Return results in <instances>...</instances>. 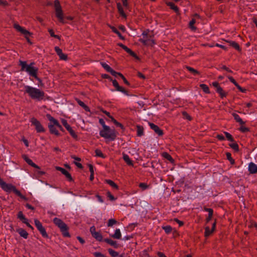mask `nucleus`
I'll return each instance as SVG.
<instances>
[{
  "mask_svg": "<svg viewBox=\"0 0 257 257\" xmlns=\"http://www.w3.org/2000/svg\"><path fill=\"white\" fill-rule=\"evenodd\" d=\"M25 93H28L29 96L33 99L38 101L44 99L45 93L44 91L39 89L30 86H25Z\"/></svg>",
  "mask_w": 257,
  "mask_h": 257,
  "instance_id": "nucleus-1",
  "label": "nucleus"
},
{
  "mask_svg": "<svg viewBox=\"0 0 257 257\" xmlns=\"http://www.w3.org/2000/svg\"><path fill=\"white\" fill-rule=\"evenodd\" d=\"M20 63L22 71L25 70L30 76L34 77L36 80H39L37 76L38 69L32 66L34 63H31L30 65H27L26 61H20Z\"/></svg>",
  "mask_w": 257,
  "mask_h": 257,
  "instance_id": "nucleus-2",
  "label": "nucleus"
},
{
  "mask_svg": "<svg viewBox=\"0 0 257 257\" xmlns=\"http://www.w3.org/2000/svg\"><path fill=\"white\" fill-rule=\"evenodd\" d=\"M53 221V223L59 228L63 236L70 237V234L68 232L69 227L64 221L57 217L54 218Z\"/></svg>",
  "mask_w": 257,
  "mask_h": 257,
  "instance_id": "nucleus-3",
  "label": "nucleus"
},
{
  "mask_svg": "<svg viewBox=\"0 0 257 257\" xmlns=\"http://www.w3.org/2000/svg\"><path fill=\"white\" fill-rule=\"evenodd\" d=\"M54 7L56 13V17L58 18L60 23L63 24L65 23L64 21L63 11L62 10L60 2L58 0H55L54 1Z\"/></svg>",
  "mask_w": 257,
  "mask_h": 257,
  "instance_id": "nucleus-4",
  "label": "nucleus"
},
{
  "mask_svg": "<svg viewBox=\"0 0 257 257\" xmlns=\"http://www.w3.org/2000/svg\"><path fill=\"white\" fill-rule=\"evenodd\" d=\"M100 136L105 139H110L111 141H114L116 138L115 130H111L110 127L108 131H106L105 129L100 131Z\"/></svg>",
  "mask_w": 257,
  "mask_h": 257,
  "instance_id": "nucleus-5",
  "label": "nucleus"
},
{
  "mask_svg": "<svg viewBox=\"0 0 257 257\" xmlns=\"http://www.w3.org/2000/svg\"><path fill=\"white\" fill-rule=\"evenodd\" d=\"M2 189L7 192H11L13 191L16 194L18 193V190L17 189L16 187L11 184H7L5 182H2L0 185Z\"/></svg>",
  "mask_w": 257,
  "mask_h": 257,
  "instance_id": "nucleus-6",
  "label": "nucleus"
},
{
  "mask_svg": "<svg viewBox=\"0 0 257 257\" xmlns=\"http://www.w3.org/2000/svg\"><path fill=\"white\" fill-rule=\"evenodd\" d=\"M34 222L35 226L40 233L42 234V236L45 238H48L49 236L46 232L45 228L43 227L41 222L37 219H35L34 220Z\"/></svg>",
  "mask_w": 257,
  "mask_h": 257,
  "instance_id": "nucleus-7",
  "label": "nucleus"
},
{
  "mask_svg": "<svg viewBox=\"0 0 257 257\" xmlns=\"http://www.w3.org/2000/svg\"><path fill=\"white\" fill-rule=\"evenodd\" d=\"M31 122L35 126L37 133H44L45 132V129L43 127L41 122L36 118L32 117L31 119Z\"/></svg>",
  "mask_w": 257,
  "mask_h": 257,
  "instance_id": "nucleus-8",
  "label": "nucleus"
},
{
  "mask_svg": "<svg viewBox=\"0 0 257 257\" xmlns=\"http://www.w3.org/2000/svg\"><path fill=\"white\" fill-rule=\"evenodd\" d=\"M90 232L96 240L101 241L103 237L101 234L99 232L96 231L95 227L92 226L90 228Z\"/></svg>",
  "mask_w": 257,
  "mask_h": 257,
  "instance_id": "nucleus-9",
  "label": "nucleus"
},
{
  "mask_svg": "<svg viewBox=\"0 0 257 257\" xmlns=\"http://www.w3.org/2000/svg\"><path fill=\"white\" fill-rule=\"evenodd\" d=\"M62 124L65 126L66 130L69 132L71 136L74 139L77 138V136L75 132L72 130V127L70 125L67 123V121L65 119H62Z\"/></svg>",
  "mask_w": 257,
  "mask_h": 257,
  "instance_id": "nucleus-10",
  "label": "nucleus"
},
{
  "mask_svg": "<svg viewBox=\"0 0 257 257\" xmlns=\"http://www.w3.org/2000/svg\"><path fill=\"white\" fill-rule=\"evenodd\" d=\"M55 169L56 170L60 171L63 175H64L69 181L72 182L73 181L71 174L65 169L58 166H56Z\"/></svg>",
  "mask_w": 257,
  "mask_h": 257,
  "instance_id": "nucleus-11",
  "label": "nucleus"
},
{
  "mask_svg": "<svg viewBox=\"0 0 257 257\" xmlns=\"http://www.w3.org/2000/svg\"><path fill=\"white\" fill-rule=\"evenodd\" d=\"M149 125L150 127L159 136H162L164 134L163 131L160 128V127L152 122H149Z\"/></svg>",
  "mask_w": 257,
  "mask_h": 257,
  "instance_id": "nucleus-12",
  "label": "nucleus"
},
{
  "mask_svg": "<svg viewBox=\"0 0 257 257\" xmlns=\"http://www.w3.org/2000/svg\"><path fill=\"white\" fill-rule=\"evenodd\" d=\"M118 45L120 46L121 48H122L124 50H125L131 56H132V57H134L137 59H139V57L137 55V54L134 52H133L131 49L127 47L126 46L121 43L118 44Z\"/></svg>",
  "mask_w": 257,
  "mask_h": 257,
  "instance_id": "nucleus-13",
  "label": "nucleus"
},
{
  "mask_svg": "<svg viewBox=\"0 0 257 257\" xmlns=\"http://www.w3.org/2000/svg\"><path fill=\"white\" fill-rule=\"evenodd\" d=\"M48 126L49 129L50 133L51 134L55 135L57 136H60V133L57 130V127L55 125V124H54V123L51 122L48 124Z\"/></svg>",
  "mask_w": 257,
  "mask_h": 257,
  "instance_id": "nucleus-14",
  "label": "nucleus"
},
{
  "mask_svg": "<svg viewBox=\"0 0 257 257\" xmlns=\"http://www.w3.org/2000/svg\"><path fill=\"white\" fill-rule=\"evenodd\" d=\"M112 82L113 85L115 87L116 90L118 91H120L125 94L128 95V91L124 89L121 86H120L116 80H111Z\"/></svg>",
  "mask_w": 257,
  "mask_h": 257,
  "instance_id": "nucleus-15",
  "label": "nucleus"
},
{
  "mask_svg": "<svg viewBox=\"0 0 257 257\" xmlns=\"http://www.w3.org/2000/svg\"><path fill=\"white\" fill-rule=\"evenodd\" d=\"M101 65L107 72L110 73L112 75L117 77V72L113 70L108 64L102 62L101 63Z\"/></svg>",
  "mask_w": 257,
  "mask_h": 257,
  "instance_id": "nucleus-16",
  "label": "nucleus"
},
{
  "mask_svg": "<svg viewBox=\"0 0 257 257\" xmlns=\"http://www.w3.org/2000/svg\"><path fill=\"white\" fill-rule=\"evenodd\" d=\"M46 116H47V118H48V119L50 121V122L54 123V124H55V125L57 127V128H58L60 130H61L62 131H64L62 126L60 125V124L59 123V122H58V121L57 120L55 119L53 117H52L50 114H47Z\"/></svg>",
  "mask_w": 257,
  "mask_h": 257,
  "instance_id": "nucleus-17",
  "label": "nucleus"
},
{
  "mask_svg": "<svg viewBox=\"0 0 257 257\" xmlns=\"http://www.w3.org/2000/svg\"><path fill=\"white\" fill-rule=\"evenodd\" d=\"M248 171L251 174H255L257 173V166L252 162L249 164Z\"/></svg>",
  "mask_w": 257,
  "mask_h": 257,
  "instance_id": "nucleus-18",
  "label": "nucleus"
},
{
  "mask_svg": "<svg viewBox=\"0 0 257 257\" xmlns=\"http://www.w3.org/2000/svg\"><path fill=\"white\" fill-rule=\"evenodd\" d=\"M17 232L19 233L21 236L27 239L28 237V233L24 229L20 228L17 229Z\"/></svg>",
  "mask_w": 257,
  "mask_h": 257,
  "instance_id": "nucleus-19",
  "label": "nucleus"
},
{
  "mask_svg": "<svg viewBox=\"0 0 257 257\" xmlns=\"http://www.w3.org/2000/svg\"><path fill=\"white\" fill-rule=\"evenodd\" d=\"M139 41L143 43L144 45H154L155 44V41L154 40H150V39H140L139 40Z\"/></svg>",
  "mask_w": 257,
  "mask_h": 257,
  "instance_id": "nucleus-20",
  "label": "nucleus"
},
{
  "mask_svg": "<svg viewBox=\"0 0 257 257\" xmlns=\"http://www.w3.org/2000/svg\"><path fill=\"white\" fill-rule=\"evenodd\" d=\"M75 100L77 101L78 104L81 106L82 107H83L84 110L86 111H90V109L88 106H87L83 102L81 101L80 99H79L77 98H75Z\"/></svg>",
  "mask_w": 257,
  "mask_h": 257,
  "instance_id": "nucleus-21",
  "label": "nucleus"
},
{
  "mask_svg": "<svg viewBox=\"0 0 257 257\" xmlns=\"http://www.w3.org/2000/svg\"><path fill=\"white\" fill-rule=\"evenodd\" d=\"M216 91L219 94L220 97L222 98L225 97L227 95V93L224 92L220 86L217 88V89H216Z\"/></svg>",
  "mask_w": 257,
  "mask_h": 257,
  "instance_id": "nucleus-22",
  "label": "nucleus"
},
{
  "mask_svg": "<svg viewBox=\"0 0 257 257\" xmlns=\"http://www.w3.org/2000/svg\"><path fill=\"white\" fill-rule=\"evenodd\" d=\"M144 127L142 125H137V136L141 137L144 135Z\"/></svg>",
  "mask_w": 257,
  "mask_h": 257,
  "instance_id": "nucleus-23",
  "label": "nucleus"
},
{
  "mask_svg": "<svg viewBox=\"0 0 257 257\" xmlns=\"http://www.w3.org/2000/svg\"><path fill=\"white\" fill-rule=\"evenodd\" d=\"M117 8L118 9V11L119 13L120 14V15L123 18H126V16L125 14L124 13L123 8L120 3L117 4Z\"/></svg>",
  "mask_w": 257,
  "mask_h": 257,
  "instance_id": "nucleus-24",
  "label": "nucleus"
},
{
  "mask_svg": "<svg viewBox=\"0 0 257 257\" xmlns=\"http://www.w3.org/2000/svg\"><path fill=\"white\" fill-rule=\"evenodd\" d=\"M123 159L130 166H133V161L130 159L128 156L123 153Z\"/></svg>",
  "mask_w": 257,
  "mask_h": 257,
  "instance_id": "nucleus-25",
  "label": "nucleus"
},
{
  "mask_svg": "<svg viewBox=\"0 0 257 257\" xmlns=\"http://www.w3.org/2000/svg\"><path fill=\"white\" fill-rule=\"evenodd\" d=\"M110 28L111 29L112 32H113L114 33L117 34V35L118 36V37L121 39L124 40V38L121 35L120 33L113 26H109Z\"/></svg>",
  "mask_w": 257,
  "mask_h": 257,
  "instance_id": "nucleus-26",
  "label": "nucleus"
},
{
  "mask_svg": "<svg viewBox=\"0 0 257 257\" xmlns=\"http://www.w3.org/2000/svg\"><path fill=\"white\" fill-rule=\"evenodd\" d=\"M232 115L234 118V119L238 122L240 123V124L242 125L244 124V122L242 120V119L239 117V116L235 113H233Z\"/></svg>",
  "mask_w": 257,
  "mask_h": 257,
  "instance_id": "nucleus-27",
  "label": "nucleus"
},
{
  "mask_svg": "<svg viewBox=\"0 0 257 257\" xmlns=\"http://www.w3.org/2000/svg\"><path fill=\"white\" fill-rule=\"evenodd\" d=\"M104 241L109 244L110 245L114 246V247H117V242L116 241H114L111 239H109V238H105L104 239Z\"/></svg>",
  "mask_w": 257,
  "mask_h": 257,
  "instance_id": "nucleus-28",
  "label": "nucleus"
},
{
  "mask_svg": "<svg viewBox=\"0 0 257 257\" xmlns=\"http://www.w3.org/2000/svg\"><path fill=\"white\" fill-rule=\"evenodd\" d=\"M230 45L238 51H240L239 45L234 41H226Z\"/></svg>",
  "mask_w": 257,
  "mask_h": 257,
  "instance_id": "nucleus-29",
  "label": "nucleus"
},
{
  "mask_svg": "<svg viewBox=\"0 0 257 257\" xmlns=\"http://www.w3.org/2000/svg\"><path fill=\"white\" fill-rule=\"evenodd\" d=\"M185 68L194 75L200 74V72L198 71L190 66H186Z\"/></svg>",
  "mask_w": 257,
  "mask_h": 257,
  "instance_id": "nucleus-30",
  "label": "nucleus"
},
{
  "mask_svg": "<svg viewBox=\"0 0 257 257\" xmlns=\"http://www.w3.org/2000/svg\"><path fill=\"white\" fill-rule=\"evenodd\" d=\"M111 236L115 239H120L121 237V233L119 229H116L115 231V233L111 235Z\"/></svg>",
  "mask_w": 257,
  "mask_h": 257,
  "instance_id": "nucleus-31",
  "label": "nucleus"
},
{
  "mask_svg": "<svg viewBox=\"0 0 257 257\" xmlns=\"http://www.w3.org/2000/svg\"><path fill=\"white\" fill-rule=\"evenodd\" d=\"M105 182L109 184L110 186H111L113 188L118 190V185L115 184L113 181L111 180H106Z\"/></svg>",
  "mask_w": 257,
  "mask_h": 257,
  "instance_id": "nucleus-32",
  "label": "nucleus"
},
{
  "mask_svg": "<svg viewBox=\"0 0 257 257\" xmlns=\"http://www.w3.org/2000/svg\"><path fill=\"white\" fill-rule=\"evenodd\" d=\"M167 5L168 6H169L170 8L173 10L176 13H178L179 12L178 8L175 5V4L172 2L167 3Z\"/></svg>",
  "mask_w": 257,
  "mask_h": 257,
  "instance_id": "nucleus-33",
  "label": "nucleus"
},
{
  "mask_svg": "<svg viewBox=\"0 0 257 257\" xmlns=\"http://www.w3.org/2000/svg\"><path fill=\"white\" fill-rule=\"evenodd\" d=\"M162 156L171 163H172L174 161V160L173 159L171 155L167 152L163 153Z\"/></svg>",
  "mask_w": 257,
  "mask_h": 257,
  "instance_id": "nucleus-34",
  "label": "nucleus"
},
{
  "mask_svg": "<svg viewBox=\"0 0 257 257\" xmlns=\"http://www.w3.org/2000/svg\"><path fill=\"white\" fill-rule=\"evenodd\" d=\"M200 87L206 93H210L209 87L207 86V85L205 84H201L200 85Z\"/></svg>",
  "mask_w": 257,
  "mask_h": 257,
  "instance_id": "nucleus-35",
  "label": "nucleus"
},
{
  "mask_svg": "<svg viewBox=\"0 0 257 257\" xmlns=\"http://www.w3.org/2000/svg\"><path fill=\"white\" fill-rule=\"evenodd\" d=\"M229 146L234 150L235 152H237L239 151V147L237 143H234L232 144H229Z\"/></svg>",
  "mask_w": 257,
  "mask_h": 257,
  "instance_id": "nucleus-36",
  "label": "nucleus"
},
{
  "mask_svg": "<svg viewBox=\"0 0 257 257\" xmlns=\"http://www.w3.org/2000/svg\"><path fill=\"white\" fill-rule=\"evenodd\" d=\"M99 122L102 126L103 129H105L106 131L109 130V127L105 125V122L102 118L99 119Z\"/></svg>",
  "mask_w": 257,
  "mask_h": 257,
  "instance_id": "nucleus-37",
  "label": "nucleus"
},
{
  "mask_svg": "<svg viewBox=\"0 0 257 257\" xmlns=\"http://www.w3.org/2000/svg\"><path fill=\"white\" fill-rule=\"evenodd\" d=\"M117 76H120L121 78V79L123 80L124 83L126 85H127L128 86L130 85V82L126 79V78L124 77V76L121 73H120L119 72H117Z\"/></svg>",
  "mask_w": 257,
  "mask_h": 257,
  "instance_id": "nucleus-38",
  "label": "nucleus"
},
{
  "mask_svg": "<svg viewBox=\"0 0 257 257\" xmlns=\"http://www.w3.org/2000/svg\"><path fill=\"white\" fill-rule=\"evenodd\" d=\"M162 228L167 234L170 233L172 230V227L170 225L162 226Z\"/></svg>",
  "mask_w": 257,
  "mask_h": 257,
  "instance_id": "nucleus-39",
  "label": "nucleus"
},
{
  "mask_svg": "<svg viewBox=\"0 0 257 257\" xmlns=\"http://www.w3.org/2000/svg\"><path fill=\"white\" fill-rule=\"evenodd\" d=\"M196 21L194 19H192L189 23V27L193 31H195L196 30V28L194 26V25Z\"/></svg>",
  "mask_w": 257,
  "mask_h": 257,
  "instance_id": "nucleus-40",
  "label": "nucleus"
},
{
  "mask_svg": "<svg viewBox=\"0 0 257 257\" xmlns=\"http://www.w3.org/2000/svg\"><path fill=\"white\" fill-rule=\"evenodd\" d=\"M213 231L212 229L211 230L210 229L209 227H208V226L206 227L205 228V233H204L205 236L207 237V236H209L212 233V232Z\"/></svg>",
  "mask_w": 257,
  "mask_h": 257,
  "instance_id": "nucleus-41",
  "label": "nucleus"
},
{
  "mask_svg": "<svg viewBox=\"0 0 257 257\" xmlns=\"http://www.w3.org/2000/svg\"><path fill=\"white\" fill-rule=\"evenodd\" d=\"M109 253L112 257H116L118 255V253L112 249L109 248L108 250Z\"/></svg>",
  "mask_w": 257,
  "mask_h": 257,
  "instance_id": "nucleus-42",
  "label": "nucleus"
},
{
  "mask_svg": "<svg viewBox=\"0 0 257 257\" xmlns=\"http://www.w3.org/2000/svg\"><path fill=\"white\" fill-rule=\"evenodd\" d=\"M116 223H117V221L115 219H110L108 221L107 226L108 227H111Z\"/></svg>",
  "mask_w": 257,
  "mask_h": 257,
  "instance_id": "nucleus-43",
  "label": "nucleus"
},
{
  "mask_svg": "<svg viewBox=\"0 0 257 257\" xmlns=\"http://www.w3.org/2000/svg\"><path fill=\"white\" fill-rule=\"evenodd\" d=\"M227 159L230 161L231 164L233 165L235 163L234 160L231 157V155L230 153H226Z\"/></svg>",
  "mask_w": 257,
  "mask_h": 257,
  "instance_id": "nucleus-44",
  "label": "nucleus"
},
{
  "mask_svg": "<svg viewBox=\"0 0 257 257\" xmlns=\"http://www.w3.org/2000/svg\"><path fill=\"white\" fill-rule=\"evenodd\" d=\"M95 153L96 154V156L101 157L102 158H104L105 157L103 154L102 153V152L99 149H96L95 151Z\"/></svg>",
  "mask_w": 257,
  "mask_h": 257,
  "instance_id": "nucleus-45",
  "label": "nucleus"
},
{
  "mask_svg": "<svg viewBox=\"0 0 257 257\" xmlns=\"http://www.w3.org/2000/svg\"><path fill=\"white\" fill-rule=\"evenodd\" d=\"M224 134L225 135L226 139L228 141L232 142L234 141L233 138L229 133H228L227 132H224Z\"/></svg>",
  "mask_w": 257,
  "mask_h": 257,
  "instance_id": "nucleus-46",
  "label": "nucleus"
},
{
  "mask_svg": "<svg viewBox=\"0 0 257 257\" xmlns=\"http://www.w3.org/2000/svg\"><path fill=\"white\" fill-rule=\"evenodd\" d=\"M23 158L29 165L31 166L33 163V161L30 159H29L26 155H24L23 156Z\"/></svg>",
  "mask_w": 257,
  "mask_h": 257,
  "instance_id": "nucleus-47",
  "label": "nucleus"
},
{
  "mask_svg": "<svg viewBox=\"0 0 257 257\" xmlns=\"http://www.w3.org/2000/svg\"><path fill=\"white\" fill-rule=\"evenodd\" d=\"M204 210L205 211L208 212V216H212L213 213V210L212 209L204 207Z\"/></svg>",
  "mask_w": 257,
  "mask_h": 257,
  "instance_id": "nucleus-48",
  "label": "nucleus"
},
{
  "mask_svg": "<svg viewBox=\"0 0 257 257\" xmlns=\"http://www.w3.org/2000/svg\"><path fill=\"white\" fill-rule=\"evenodd\" d=\"M49 32L51 37H54V38L58 39H60V37L58 35H55L54 32L53 30H52V29L49 30Z\"/></svg>",
  "mask_w": 257,
  "mask_h": 257,
  "instance_id": "nucleus-49",
  "label": "nucleus"
},
{
  "mask_svg": "<svg viewBox=\"0 0 257 257\" xmlns=\"http://www.w3.org/2000/svg\"><path fill=\"white\" fill-rule=\"evenodd\" d=\"M59 56V58L61 60H67L68 59L67 55L61 53L60 55H58Z\"/></svg>",
  "mask_w": 257,
  "mask_h": 257,
  "instance_id": "nucleus-50",
  "label": "nucleus"
},
{
  "mask_svg": "<svg viewBox=\"0 0 257 257\" xmlns=\"http://www.w3.org/2000/svg\"><path fill=\"white\" fill-rule=\"evenodd\" d=\"M21 33L23 34H24L25 37L26 36H29L31 35V33L30 32L27 31V30L25 29L24 28H23L22 30L21 31Z\"/></svg>",
  "mask_w": 257,
  "mask_h": 257,
  "instance_id": "nucleus-51",
  "label": "nucleus"
},
{
  "mask_svg": "<svg viewBox=\"0 0 257 257\" xmlns=\"http://www.w3.org/2000/svg\"><path fill=\"white\" fill-rule=\"evenodd\" d=\"M14 27L16 29L18 32H21L23 28L21 26H20L19 24H15L14 25Z\"/></svg>",
  "mask_w": 257,
  "mask_h": 257,
  "instance_id": "nucleus-52",
  "label": "nucleus"
},
{
  "mask_svg": "<svg viewBox=\"0 0 257 257\" xmlns=\"http://www.w3.org/2000/svg\"><path fill=\"white\" fill-rule=\"evenodd\" d=\"M182 114L183 116L186 118V119H188L189 120H191V117L187 113L186 111H183L182 112Z\"/></svg>",
  "mask_w": 257,
  "mask_h": 257,
  "instance_id": "nucleus-53",
  "label": "nucleus"
},
{
  "mask_svg": "<svg viewBox=\"0 0 257 257\" xmlns=\"http://www.w3.org/2000/svg\"><path fill=\"white\" fill-rule=\"evenodd\" d=\"M25 216L24 215L22 211H19L18 214V218L20 219L21 220L22 219H24Z\"/></svg>",
  "mask_w": 257,
  "mask_h": 257,
  "instance_id": "nucleus-54",
  "label": "nucleus"
},
{
  "mask_svg": "<svg viewBox=\"0 0 257 257\" xmlns=\"http://www.w3.org/2000/svg\"><path fill=\"white\" fill-rule=\"evenodd\" d=\"M228 79L232 83L234 84L235 86H237V85L238 84V83L236 82V81L235 80V79L232 77V76H229L227 77Z\"/></svg>",
  "mask_w": 257,
  "mask_h": 257,
  "instance_id": "nucleus-55",
  "label": "nucleus"
},
{
  "mask_svg": "<svg viewBox=\"0 0 257 257\" xmlns=\"http://www.w3.org/2000/svg\"><path fill=\"white\" fill-rule=\"evenodd\" d=\"M239 130L242 133H245L249 131V128L243 126H241Z\"/></svg>",
  "mask_w": 257,
  "mask_h": 257,
  "instance_id": "nucleus-56",
  "label": "nucleus"
},
{
  "mask_svg": "<svg viewBox=\"0 0 257 257\" xmlns=\"http://www.w3.org/2000/svg\"><path fill=\"white\" fill-rule=\"evenodd\" d=\"M107 196L109 198V199L111 201H113L115 199L114 197L110 193V192H107Z\"/></svg>",
  "mask_w": 257,
  "mask_h": 257,
  "instance_id": "nucleus-57",
  "label": "nucleus"
},
{
  "mask_svg": "<svg viewBox=\"0 0 257 257\" xmlns=\"http://www.w3.org/2000/svg\"><path fill=\"white\" fill-rule=\"evenodd\" d=\"M139 187L142 188L143 190H145L148 187V186L146 183H141L139 184Z\"/></svg>",
  "mask_w": 257,
  "mask_h": 257,
  "instance_id": "nucleus-58",
  "label": "nucleus"
},
{
  "mask_svg": "<svg viewBox=\"0 0 257 257\" xmlns=\"http://www.w3.org/2000/svg\"><path fill=\"white\" fill-rule=\"evenodd\" d=\"M95 257H105V256L99 252H95L93 253Z\"/></svg>",
  "mask_w": 257,
  "mask_h": 257,
  "instance_id": "nucleus-59",
  "label": "nucleus"
},
{
  "mask_svg": "<svg viewBox=\"0 0 257 257\" xmlns=\"http://www.w3.org/2000/svg\"><path fill=\"white\" fill-rule=\"evenodd\" d=\"M16 195L21 197L22 199H23L25 200H28V198L25 196L23 195L20 191H18V193H17Z\"/></svg>",
  "mask_w": 257,
  "mask_h": 257,
  "instance_id": "nucleus-60",
  "label": "nucleus"
},
{
  "mask_svg": "<svg viewBox=\"0 0 257 257\" xmlns=\"http://www.w3.org/2000/svg\"><path fill=\"white\" fill-rule=\"evenodd\" d=\"M113 123L117 126H118V127H120L122 129H123L124 127H123V125L120 123V122H118L116 120H114V122Z\"/></svg>",
  "mask_w": 257,
  "mask_h": 257,
  "instance_id": "nucleus-61",
  "label": "nucleus"
},
{
  "mask_svg": "<svg viewBox=\"0 0 257 257\" xmlns=\"http://www.w3.org/2000/svg\"><path fill=\"white\" fill-rule=\"evenodd\" d=\"M174 221L178 223L179 224V226H182L184 225V222L182 221H180L178 218H174Z\"/></svg>",
  "mask_w": 257,
  "mask_h": 257,
  "instance_id": "nucleus-62",
  "label": "nucleus"
},
{
  "mask_svg": "<svg viewBox=\"0 0 257 257\" xmlns=\"http://www.w3.org/2000/svg\"><path fill=\"white\" fill-rule=\"evenodd\" d=\"M55 50L58 55H60L61 53H62V50L58 47H55Z\"/></svg>",
  "mask_w": 257,
  "mask_h": 257,
  "instance_id": "nucleus-63",
  "label": "nucleus"
},
{
  "mask_svg": "<svg viewBox=\"0 0 257 257\" xmlns=\"http://www.w3.org/2000/svg\"><path fill=\"white\" fill-rule=\"evenodd\" d=\"M0 5L6 7L8 6V3L6 1L0 0Z\"/></svg>",
  "mask_w": 257,
  "mask_h": 257,
  "instance_id": "nucleus-64",
  "label": "nucleus"
}]
</instances>
